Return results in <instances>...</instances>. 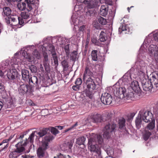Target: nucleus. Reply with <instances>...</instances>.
<instances>
[{"label": "nucleus", "mask_w": 158, "mask_h": 158, "mask_svg": "<svg viewBox=\"0 0 158 158\" xmlns=\"http://www.w3.org/2000/svg\"><path fill=\"white\" fill-rule=\"evenodd\" d=\"M22 75L23 79L24 80H27L29 79V71L26 69L22 70Z\"/></svg>", "instance_id": "22"}, {"label": "nucleus", "mask_w": 158, "mask_h": 158, "mask_svg": "<svg viewBox=\"0 0 158 158\" xmlns=\"http://www.w3.org/2000/svg\"><path fill=\"white\" fill-rule=\"evenodd\" d=\"M134 94L133 92H131L128 94L126 93L125 97L124 98L125 99H131L134 98Z\"/></svg>", "instance_id": "33"}, {"label": "nucleus", "mask_w": 158, "mask_h": 158, "mask_svg": "<svg viewBox=\"0 0 158 158\" xmlns=\"http://www.w3.org/2000/svg\"><path fill=\"white\" fill-rule=\"evenodd\" d=\"M61 64L64 68V69L65 70H66L68 67V63L67 61L65 60H64L61 62Z\"/></svg>", "instance_id": "44"}, {"label": "nucleus", "mask_w": 158, "mask_h": 158, "mask_svg": "<svg viewBox=\"0 0 158 158\" xmlns=\"http://www.w3.org/2000/svg\"><path fill=\"white\" fill-rule=\"evenodd\" d=\"M155 85H156V87L158 86V74H155L153 75L151 79Z\"/></svg>", "instance_id": "29"}, {"label": "nucleus", "mask_w": 158, "mask_h": 158, "mask_svg": "<svg viewBox=\"0 0 158 158\" xmlns=\"http://www.w3.org/2000/svg\"><path fill=\"white\" fill-rule=\"evenodd\" d=\"M54 139L53 136L51 135H47L44 138L42 141V147L45 148H48V143Z\"/></svg>", "instance_id": "10"}, {"label": "nucleus", "mask_w": 158, "mask_h": 158, "mask_svg": "<svg viewBox=\"0 0 158 158\" xmlns=\"http://www.w3.org/2000/svg\"><path fill=\"white\" fill-rule=\"evenodd\" d=\"M145 73L142 70H140L138 71V75L139 76L141 80L143 79V80L144 79V77H145Z\"/></svg>", "instance_id": "46"}, {"label": "nucleus", "mask_w": 158, "mask_h": 158, "mask_svg": "<svg viewBox=\"0 0 158 158\" xmlns=\"http://www.w3.org/2000/svg\"><path fill=\"white\" fill-rule=\"evenodd\" d=\"M153 38L156 41L158 42V32L154 34Z\"/></svg>", "instance_id": "60"}, {"label": "nucleus", "mask_w": 158, "mask_h": 158, "mask_svg": "<svg viewBox=\"0 0 158 158\" xmlns=\"http://www.w3.org/2000/svg\"><path fill=\"white\" fill-rule=\"evenodd\" d=\"M125 120L124 118H120L118 122L119 128L120 129H125Z\"/></svg>", "instance_id": "25"}, {"label": "nucleus", "mask_w": 158, "mask_h": 158, "mask_svg": "<svg viewBox=\"0 0 158 158\" xmlns=\"http://www.w3.org/2000/svg\"><path fill=\"white\" fill-rule=\"evenodd\" d=\"M20 155L15 154V152H12L9 155V158H17V157Z\"/></svg>", "instance_id": "49"}, {"label": "nucleus", "mask_w": 158, "mask_h": 158, "mask_svg": "<svg viewBox=\"0 0 158 158\" xmlns=\"http://www.w3.org/2000/svg\"><path fill=\"white\" fill-rule=\"evenodd\" d=\"M51 133L54 135H56L59 132L57 130L56 128L53 127H52L51 128Z\"/></svg>", "instance_id": "51"}, {"label": "nucleus", "mask_w": 158, "mask_h": 158, "mask_svg": "<svg viewBox=\"0 0 158 158\" xmlns=\"http://www.w3.org/2000/svg\"><path fill=\"white\" fill-rule=\"evenodd\" d=\"M29 82L30 84L32 83L38 86L41 85L40 79L35 76H33L29 79Z\"/></svg>", "instance_id": "16"}, {"label": "nucleus", "mask_w": 158, "mask_h": 158, "mask_svg": "<svg viewBox=\"0 0 158 158\" xmlns=\"http://www.w3.org/2000/svg\"><path fill=\"white\" fill-rule=\"evenodd\" d=\"M126 89L124 87H119L116 92V96L120 99H123L125 97Z\"/></svg>", "instance_id": "12"}, {"label": "nucleus", "mask_w": 158, "mask_h": 158, "mask_svg": "<svg viewBox=\"0 0 158 158\" xmlns=\"http://www.w3.org/2000/svg\"><path fill=\"white\" fill-rule=\"evenodd\" d=\"M8 69V68L5 67L4 69L2 68V69H0V76L3 77L4 74L6 72V71Z\"/></svg>", "instance_id": "45"}, {"label": "nucleus", "mask_w": 158, "mask_h": 158, "mask_svg": "<svg viewBox=\"0 0 158 158\" xmlns=\"http://www.w3.org/2000/svg\"><path fill=\"white\" fill-rule=\"evenodd\" d=\"M103 140L102 136L99 135H96L94 137L89 139L88 148L90 152L95 153L94 158H102L101 152L98 144H101Z\"/></svg>", "instance_id": "1"}, {"label": "nucleus", "mask_w": 158, "mask_h": 158, "mask_svg": "<svg viewBox=\"0 0 158 158\" xmlns=\"http://www.w3.org/2000/svg\"><path fill=\"white\" fill-rule=\"evenodd\" d=\"M116 125L108 123L106 125L104 129L103 137L106 139L109 138L114 133L115 130Z\"/></svg>", "instance_id": "2"}, {"label": "nucleus", "mask_w": 158, "mask_h": 158, "mask_svg": "<svg viewBox=\"0 0 158 158\" xmlns=\"http://www.w3.org/2000/svg\"><path fill=\"white\" fill-rule=\"evenodd\" d=\"M10 19V23L13 26H16L18 24V16H15V17H11Z\"/></svg>", "instance_id": "27"}, {"label": "nucleus", "mask_w": 158, "mask_h": 158, "mask_svg": "<svg viewBox=\"0 0 158 158\" xmlns=\"http://www.w3.org/2000/svg\"><path fill=\"white\" fill-rule=\"evenodd\" d=\"M79 88V85H74L72 87L73 89L74 90H77Z\"/></svg>", "instance_id": "64"}, {"label": "nucleus", "mask_w": 158, "mask_h": 158, "mask_svg": "<svg viewBox=\"0 0 158 158\" xmlns=\"http://www.w3.org/2000/svg\"><path fill=\"white\" fill-rule=\"evenodd\" d=\"M99 39L101 42H104L106 40L105 37V33L103 31H102L100 34Z\"/></svg>", "instance_id": "39"}, {"label": "nucleus", "mask_w": 158, "mask_h": 158, "mask_svg": "<svg viewBox=\"0 0 158 158\" xmlns=\"http://www.w3.org/2000/svg\"><path fill=\"white\" fill-rule=\"evenodd\" d=\"M37 133L36 131H33L29 136V137L28 139V141H30L31 143H32L33 141L34 137L35 135V134Z\"/></svg>", "instance_id": "40"}, {"label": "nucleus", "mask_w": 158, "mask_h": 158, "mask_svg": "<svg viewBox=\"0 0 158 158\" xmlns=\"http://www.w3.org/2000/svg\"><path fill=\"white\" fill-rule=\"evenodd\" d=\"M21 52L22 56H23L25 58L26 57H27V55L29 54V53H27V52L24 50L22 49L21 51Z\"/></svg>", "instance_id": "56"}, {"label": "nucleus", "mask_w": 158, "mask_h": 158, "mask_svg": "<svg viewBox=\"0 0 158 158\" xmlns=\"http://www.w3.org/2000/svg\"><path fill=\"white\" fill-rule=\"evenodd\" d=\"M6 92L5 87L2 84L0 83V94H2Z\"/></svg>", "instance_id": "48"}, {"label": "nucleus", "mask_w": 158, "mask_h": 158, "mask_svg": "<svg viewBox=\"0 0 158 158\" xmlns=\"http://www.w3.org/2000/svg\"><path fill=\"white\" fill-rule=\"evenodd\" d=\"M97 51L93 50L91 52V56L92 60L94 61H97L98 60Z\"/></svg>", "instance_id": "31"}, {"label": "nucleus", "mask_w": 158, "mask_h": 158, "mask_svg": "<svg viewBox=\"0 0 158 158\" xmlns=\"http://www.w3.org/2000/svg\"><path fill=\"white\" fill-rule=\"evenodd\" d=\"M42 48L43 51L44 52L45 51H49L51 52L52 55L56 53L54 47L51 44H49L47 47L44 45Z\"/></svg>", "instance_id": "17"}, {"label": "nucleus", "mask_w": 158, "mask_h": 158, "mask_svg": "<svg viewBox=\"0 0 158 158\" xmlns=\"http://www.w3.org/2000/svg\"><path fill=\"white\" fill-rule=\"evenodd\" d=\"M17 20L18 23H19V25H21L24 23V21L22 18L18 16Z\"/></svg>", "instance_id": "55"}, {"label": "nucleus", "mask_w": 158, "mask_h": 158, "mask_svg": "<svg viewBox=\"0 0 158 158\" xmlns=\"http://www.w3.org/2000/svg\"><path fill=\"white\" fill-rule=\"evenodd\" d=\"M87 119L88 121L97 123L101 122L102 120V118L100 114H96L88 117Z\"/></svg>", "instance_id": "9"}, {"label": "nucleus", "mask_w": 158, "mask_h": 158, "mask_svg": "<svg viewBox=\"0 0 158 158\" xmlns=\"http://www.w3.org/2000/svg\"><path fill=\"white\" fill-rule=\"evenodd\" d=\"M101 102L104 104L109 105L113 100L112 97L109 94L105 93L102 94L101 97Z\"/></svg>", "instance_id": "4"}, {"label": "nucleus", "mask_w": 158, "mask_h": 158, "mask_svg": "<svg viewBox=\"0 0 158 158\" xmlns=\"http://www.w3.org/2000/svg\"><path fill=\"white\" fill-rule=\"evenodd\" d=\"M85 29V25H82L79 28V30L80 31H82L83 32L84 31Z\"/></svg>", "instance_id": "62"}, {"label": "nucleus", "mask_w": 158, "mask_h": 158, "mask_svg": "<svg viewBox=\"0 0 158 158\" xmlns=\"http://www.w3.org/2000/svg\"><path fill=\"white\" fill-rule=\"evenodd\" d=\"M22 143L23 142H20L16 144L15 147H16V149L13 152H15V154H21L25 150V148L23 146H25L27 144V139H26V140L23 143Z\"/></svg>", "instance_id": "6"}, {"label": "nucleus", "mask_w": 158, "mask_h": 158, "mask_svg": "<svg viewBox=\"0 0 158 158\" xmlns=\"http://www.w3.org/2000/svg\"><path fill=\"white\" fill-rule=\"evenodd\" d=\"M123 81L125 82L126 83H128L131 80V78L130 76H124L123 77Z\"/></svg>", "instance_id": "47"}, {"label": "nucleus", "mask_w": 158, "mask_h": 158, "mask_svg": "<svg viewBox=\"0 0 158 158\" xmlns=\"http://www.w3.org/2000/svg\"><path fill=\"white\" fill-rule=\"evenodd\" d=\"M25 58L27 59L28 61L30 62L33 61L34 59L33 57L30 56L29 54L27 55V57H26Z\"/></svg>", "instance_id": "53"}, {"label": "nucleus", "mask_w": 158, "mask_h": 158, "mask_svg": "<svg viewBox=\"0 0 158 158\" xmlns=\"http://www.w3.org/2000/svg\"><path fill=\"white\" fill-rule=\"evenodd\" d=\"M142 120V118H140V116H139V115L135 120V124L137 127L138 128H139L140 125L141 124Z\"/></svg>", "instance_id": "34"}, {"label": "nucleus", "mask_w": 158, "mask_h": 158, "mask_svg": "<svg viewBox=\"0 0 158 158\" xmlns=\"http://www.w3.org/2000/svg\"><path fill=\"white\" fill-rule=\"evenodd\" d=\"M11 13V9L8 7H5L3 8L2 15L4 16H10Z\"/></svg>", "instance_id": "23"}, {"label": "nucleus", "mask_w": 158, "mask_h": 158, "mask_svg": "<svg viewBox=\"0 0 158 158\" xmlns=\"http://www.w3.org/2000/svg\"><path fill=\"white\" fill-rule=\"evenodd\" d=\"M40 137H42L45 135L47 133V129L43 128L39 132L36 133Z\"/></svg>", "instance_id": "30"}, {"label": "nucleus", "mask_w": 158, "mask_h": 158, "mask_svg": "<svg viewBox=\"0 0 158 158\" xmlns=\"http://www.w3.org/2000/svg\"><path fill=\"white\" fill-rule=\"evenodd\" d=\"M44 57V61L48 62V56L46 53H44L43 54Z\"/></svg>", "instance_id": "58"}, {"label": "nucleus", "mask_w": 158, "mask_h": 158, "mask_svg": "<svg viewBox=\"0 0 158 158\" xmlns=\"http://www.w3.org/2000/svg\"><path fill=\"white\" fill-rule=\"evenodd\" d=\"M27 4V10L31 11L32 9H36L38 5V0H25Z\"/></svg>", "instance_id": "7"}, {"label": "nucleus", "mask_w": 158, "mask_h": 158, "mask_svg": "<svg viewBox=\"0 0 158 158\" xmlns=\"http://www.w3.org/2000/svg\"><path fill=\"white\" fill-rule=\"evenodd\" d=\"M33 55L36 58L39 59L40 58V54L39 52L36 50H35L33 52Z\"/></svg>", "instance_id": "42"}, {"label": "nucleus", "mask_w": 158, "mask_h": 158, "mask_svg": "<svg viewBox=\"0 0 158 158\" xmlns=\"http://www.w3.org/2000/svg\"><path fill=\"white\" fill-rule=\"evenodd\" d=\"M22 158H33L34 156H30L28 155H24L21 156Z\"/></svg>", "instance_id": "59"}, {"label": "nucleus", "mask_w": 158, "mask_h": 158, "mask_svg": "<svg viewBox=\"0 0 158 158\" xmlns=\"http://www.w3.org/2000/svg\"><path fill=\"white\" fill-rule=\"evenodd\" d=\"M108 11V6L106 5H102L101 7L100 14L102 16H105L107 14Z\"/></svg>", "instance_id": "20"}, {"label": "nucleus", "mask_w": 158, "mask_h": 158, "mask_svg": "<svg viewBox=\"0 0 158 158\" xmlns=\"http://www.w3.org/2000/svg\"><path fill=\"white\" fill-rule=\"evenodd\" d=\"M139 116L142 118V120L145 122L147 123L151 122L153 119V115L152 113L149 111H144L143 110H141L139 114Z\"/></svg>", "instance_id": "3"}, {"label": "nucleus", "mask_w": 158, "mask_h": 158, "mask_svg": "<svg viewBox=\"0 0 158 158\" xmlns=\"http://www.w3.org/2000/svg\"><path fill=\"white\" fill-rule=\"evenodd\" d=\"M29 69L32 73H36L37 72V68L36 67L33 65L29 66Z\"/></svg>", "instance_id": "50"}, {"label": "nucleus", "mask_w": 158, "mask_h": 158, "mask_svg": "<svg viewBox=\"0 0 158 158\" xmlns=\"http://www.w3.org/2000/svg\"><path fill=\"white\" fill-rule=\"evenodd\" d=\"M47 148H45L44 147H42V145L41 147L38 148L37 151V155L40 158L43 157L44 154V151Z\"/></svg>", "instance_id": "21"}, {"label": "nucleus", "mask_w": 158, "mask_h": 158, "mask_svg": "<svg viewBox=\"0 0 158 158\" xmlns=\"http://www.w3.org/2000/svg\"><path fill=\"white\" fill-rule=\"evenodd\" d=\"M6 75L9 79L14 80L17 77V72L15 69H10L9 71H7Z\"/></svg>", "instance_id": "11"}, {"label": "nucleus", "mask_w": 158, "mask_h": 158, "mask_svg": "<svg viewBox=\"0 0 158 158\" xmlns=\"http://www.w3.org/2000/svg\"><path fill=\"white\" fill-rule=\"evenodd\" d=\"M151 135V133L150 132L146 131L143 136L144 140H148Z\"/></svg>", "instance_id": "41"}, {"label": "nucleus", "mask_w": 158, "mask_h": 158, "mask_svg": "<svg viewBox=\"0 0 158 158\" xmlns=\"http://www.w3.org/2000/svg\"><path fill=\"white\" fill-rule=\"evenodd\" d=\"M149 53L154 56L156 59L158 60V48L156 45L151 44L148 48Z\"/></svg>", "instance_id": "5"}, {"label": "nucleus", "mask_w": 158, "mask_h": 158, "mask_svg": "<svg viewBox=\"0 0 158 158\" xmlns=\"http://www.w3.org/2000/svg\"><path fill=\"white\" fill-rule=\"evenodd\" d=\"M78 2L80 3H84L85 4H87V5L92 0H77Z\"/></svg>", "instance_id": "52"}, {"label": "nucleus", "mask_w": 158, "mask_h": 158, "mask_svg": "<svg viewBox=\"0 0 158 158\" xmlns=\"http://www.w3.org/2000/svg\"><path fill=\"white\" fill-rule=\"evenodd\" d=\"M18 8L21 10H25L26 8V4L25 3H18L17 5Z\"/></svg>", "instance_id": "36"}, {"label": "nucleus", "mask_w": 158, "mask_h": 158, "mask_svg": "<svg viewBox=\"0 0 158 158\" xmlns=\"http://www.w3.org/2000/svg\"><path fill=\"white\" fill-rule=\"evenodd\" d=\"M141 83L143 90L145 91H151L153 88L152 83L147 81L146 78L141 81Z\"/></svg>", "instance_id": "8"}, {"label": "nucleus", "mask_w": 158, "mask_h": 158, "mask_svg": "<svg viewBox=\"0 0 158 158\" xmlns=\"http://www.w3.org/2000/svg\"><path fill=\"white\" fill-rule=\"evenodd\" d=\"M148 123L146 127V128L149 130H152L155 127V120L153 119Z\"/></svg>", "instance_id": "26"}, {"label": "nucleus", "mask_w": 158, "mask_h": 158, "mask_svg": "<svg viewBox=\"0 0 158 158\" xmlns=\"http://www.w3.org/2000/svg\"><path fill=\"white\" fill-rule=\"evenodd\" d=\"M27 10L28 12H22L21 14L22 18L24 19H28L30 15V13L29 12L30 11H28Z\"/></svg>", "instance_id": "32"}, {"label": "nucleus", "mask_w": 158, "mask_h": 158, "mask_svg": "<svg viewBox=\"0 0 158 158\" xmlns=\"http://www.w3.org/2000/svg\"><path fill=\"white\" fill-rule=\"evenodd\" d=\"M52 56L55 67H56L58 64V63L57 57L56 56V53L52 54Z\"/></svg>", "instance_id": "37"}, {"label": "nucleus", "mask_w": 158, "mask_h": 158, "mask_svg": "<svg viewBox=\"0 0 158 158\" xmlns=\"http://www.w3.org/2000/svg\"><path fill=\"white\" fill-rule=\"evenodd\" d=\"M131 87L135 92H138L140 90L138 82L136 81H132L130 85Z\"/></svg>", "instance_id": "19"}, {"label": "nucleus", "mask_w": 158, "mask_h": 158, "mask_svg": "<svg viewBox=\"0 0 158 158\" xmlns=\"http://www.w3.org/2000/svg\"><path fill=\"white\" fill-rule=\"evenodd\" d=\"M93 73L88 67H86L83 74V80H85V77L87 76L92 77L93 76Z\"/></svg>", "instance_id": "24"}, {"label": "nucleus", "mask_w": 158, "mask_h": 158, "mask_svg": "<svg viewBox=\"0 0 158 158\" xmlns=\"http://www.w3.org/2000/svg\"><path fill=\"white\" fill-rule=\"evenodd\" d=\"M82 82V81L81 78H78L75 82V84L77 85H80Z\"/></svg>", "instance_id": "54"}, {"label": "nucleus", "mask_w": 158, "mask_h": 158, "mask_svg": "<svg viewBox=\"0 0 158 158\" xmlns=\"http://www.w3.org/2000/svg\"><path fill=\"white\" fill-rule=\"evenodd\" d=\"M86 139L84 136H81L76 139V143L78 145H80L84 144Z\"/></svg>", "instance_id": "28"}, {"label": "nucleus", "mask_w": 158, "mask_h": 158, "mask_svg": "<svg viewBox=\"0 0 158 158\" xmlns=\"http://www.w3.org/2000/svg\"><path fill=\"white\" fill-rule=\"evenodd\" d=\"M71 19L72 20V24H73L75 27L78 25L79 23L78 20L77 18H75L74 15L72 16Z\"/></svg>", "instance_id": "35"}, {"label": "nucleus", "mask_w": 158, "mask_h": 158, "mask_svg": "<svg viewBox=\"0 0 158 158\" xmlns=\"http://www.w3.org/2000/svg\"><path fill=\"white\" fill-rule=\"evenodd\" d=\"M30 86L28 84L21 85L19 88V91L21 94H23L28 91H30Z\"/></svg>", "instance_id": "13"}, {"label": "nucleus", "mask_w": 158, "mask_h": 158, "mask_svg": "<svg viewBox=\"0 0 158 158\" xmlns=\"http://www.w3.org/2000/svg\"><path fill=\"white\" fill-rule=\"evenodd\" d=\"M98 21L102 25H106L107 23L106 20V19L100 16L98 17Z\"/></svg>", "instance_id": "38"}, {"label": "nucleus", "mask_w": 158, "mask_h": 158, "mask_svg": "<svg viewBox=\"0 0 158 158\" xmlns=\"http://www.w3.org/2000/svg\"><path fill=\"white\" fill-rule=\"evenodd\" d=\"M100 2V0H92L87 5V7L89 9L97 8L99 6Z\"/></svg>", "instance_id": "18"}, {"label": "nucleus", "mask_w": 158, "mask_h": 158, "mask_svg": "<svg viewBox=\"0 0 158 158\" xmlns=\"http://www.w3.org/2000/svg\"><path fill=\"white\" fill-rule=\"evenodd\" d=\"M106 151L108 155L112 156L114 155V153L113 150L110 147L107 148Z\"/></svg>", "instance_id": "43"}, {"label": "nucleus", "mask_w": 158, "mask_h": 158, "mask_svg": "<svg viewBox=\"0 0 158 158\" xmlns=\"http://www.w3.org/2000/svg\"><path fill=\"white\" fill-rule=\"evenodd\" d=\"M74 142V139H73L68 142L64 143L61 147L62 150L65 151L70 149L72 147Z\"/></svg>", "instance_id": "14"}, {"label": "nucleus", "mask_w": 158, "mask_h": 158, "mask_svg": "<svg viewBox=\"0 0 158 158\" xmlns=\"http://www.w3.org/2000/svg\"><path fill=\"white\" fill-rule=\"evenodd\" d=\"M65 39L64 38H60L59 39V41H61V42L59 43V44L60 45H62L64 44L65 42Z\"/></svg>", "instance_id": "57"}, {"label": "nucleus", "mask_w": 158, "mask_h": 158, "mask_svg": "<svg viewBox=\"0 0 158 158\" xmlns=\"http://www.w3.org/2000/svg\"><path fill=\"white\" fill-rule=\"evenodd\" d=\"M64 49L66 53H68L69 51V45L67 44L64 47Z\"/></svg>", "instance_id": "61"}, {"label": "nucleus", "mask_w": 158, "mask_h": 158, "mask_svg": "<svg viewBox=\"0 0 158 158\" xmlns=\"http://www.w3.org/2000/svg\"><path fill=\"white\" fill-rule=\"evenodd\" d=\"M8 142V141L7 140V139H5L3 140L1 143H0V146L2 145L3 143H7Z\"/></svg>", "instance_id": "63"}, {"label": "nucleus", "mask_w": 158, "mask_h": 158, "mask_svg": "<svg viewBox=\"0 0 158 158\" xmlns=\"http://www.w3.org/2000/svg\"><path fill=\"white\" fill-rule=\"evenodd\" d=\"M87 88L89 91H92L95 88V84L91 77L88 78L86 81Z\"/></svg>", "instance_id": "15"}]
</instances>
